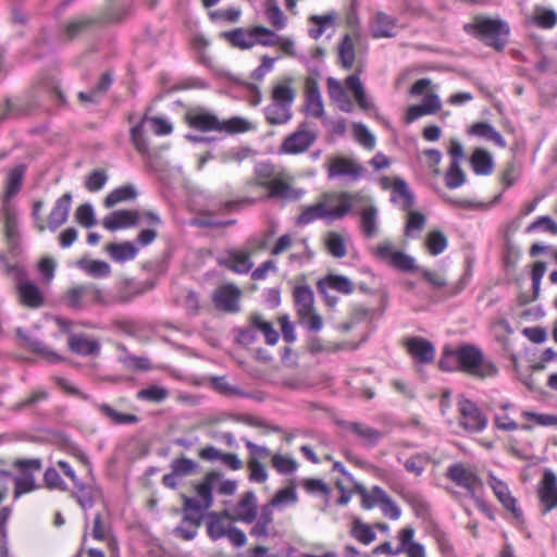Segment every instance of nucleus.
I'll list each match as a JSON object with an SVG mask.
<instances>
[{"label":"nucleus","mask_w":557,"mask_h":557,"mask_svg":"<svg viewBox=\"0 0 557 557\" xmlns=\"http://www.w3.org/2000/svg\"><path fill=\"white\" fill-rule=\"evenodd\" d=\"M222 478L219 471H209L205 478L196 485V493L199 497H189L182 495L183 499V518L181 524L174 530L173 534L184 541H191L197 535V529L201 525L202 513L212 507L214 497V484Z\"/></svg>","instance_id":"1"},{"label":"nucleus","mask_w":557,"mask_h":557,"mask_svg":"<svg viewBox=\"0 0 557 557\" xmlns=\"http://www.w3.org/2000/svg\"><path fill=\"white\" fill-rule=\"evenodd\" d=\"M463 30L497 52L505 50L510 35L506 21L484 15H476L471 23L465 24Z\"/></svg>","instance_id":"2"},{"label":"nucleus","mask_w":557,"mask_h":557,"mask_svg":"<svg viewBox=\"0 0 557 557\" xmlns=\"http://www.w3.org/2000/svg\"><path fill=\"white\" fill-rule=\"evenodd\" d=\"M459 368L471 376L484 380L496 376L498 369L496 364L484 358L482 350L474 344H463L457 347Z\"/></svg>","instance_id":"3"},{"label":"nucleus","mask_w":557,"mask_h":557,"mask_svg":"<svg viewBox=\"0 0 557 557\" xmlns=\"http://www.w3.org/2000/svg\"><path fill=\"white\" fill-rule=\"evenodd\" d=\"M17 270L16 293L21 306L27 309H39L46 305L44 290L34 282L28 281L27 272L24 269L12 267Z\"/></svg>","instance_id":"4"},{"label":"nucleus","mask_w":557,"mask_h":557,"mask_svg":"<svg viewBox=\"0 0 557 557\" xmlns=\"http://www.w3.org/2000/svg\"><path fill=\"white\" fill-rule=\"evenodd\" d=\"M13 466L20 470L21 476L15 478L14 497L17 498L22 494H26L38 488L34 472L39 471L42 467L40 458L16 459Z\"/></svg>","instance_id":"5"},{"label":"nucleus","mask_w":557,"mask_h":557,"mask_svg":"<svg viewBox=\"0 0 557 557\" xmlns=\"http://www.w3.org/2000/svg\"><path fill=\"white\" fill-rule=\"evenodd\" d=\"M460 420L459 425L470 433L482 432L488 422L486 414L471 399L461 398L458 401Z\"/></svg>","instance_id":"6"},{"label":"nucleus","mask_w":557,"mask_h":557,"mask_svg":"<svg viewBox=\"0 0 557 557\" xmlns=\"http://www.w3.org/2000/svg\"><path fill=\"white\" fill-rule=\"evenodd\" d=\"M537 496L543 515L557 509V475L553 470H544L543 478L537 485Z\"/></svg>","instance_id":"7"},{"label":"nucleus","mask_w":557,"mask_h":557,"mask_svg":"<svg viewBox=\"0 0 557 557\" xmlns=\"http://www.w3.org/2000/svg\"><path fill=\"white\" fill-rule=\"evenodd\" d=\"M306 125L305 123L301 125ZM301 126L284 138L278 152L284 154H300L307 151L317 140V135L312 131L302 129Z\"/></svg>","instance_id":"8"},{"label":"nucleus","mask_w":557,"mask_h":557,"mask_svg":"<svg viewBox=\"0 0 557 557\" xmlns=\"http://www.w3.org/2000/svg\"><path fill=\"white\" fill-rule=\"evenodd\" d=\"M488 485L493 490L496 498L502 504V506L506 510L510 511L515 519H517L520 522H523V510L518 506L517 498L511 495L508 484L503 480L498 479L493 473H491L488 475Z\"/></svg>","instance_id":"9"},{"label":"nucleus","mask_w":557,"mask_h":557,"mask_svg":"<svg viewBox=\"0 0 557 557\" xmlns=\"http://www.w3.org/2000/svg\"><path fill=\"white\" fill-rule=\"evenodd\" d=\"M240 289L233 284H225L216 288L212 300L216 309L236 313L240 310L239 307Z\"/></svg>","instance_id":"10"},{"label":"nucleus","mask_w":557,"mask_h":557,"mask_svg":"<svg viewBox=\"0 0 557 557\" xmlns=\"http://www.w3.org/2000/svg\"><path fill=\"white\" fill-rule=\"evenodd\" d=\"M140 214L137 210H115L110 212L102 220V225L110 232L129 228L136 226L139 222Z\"/></svg>","instance_id":"11"},{"label":"nucleus","mask_w":557,"mask_h":557,"mask_svg":"<svg viewBox=\"0 0 557 557\" xmlns=\"http://www.w3.org/2000/svg\"><path fill=\"white\" fill-rule=\"evenodd\" d=\"M446 478L463 487L472 497L475 495V483L479 478L475 473L468 470L461 462L453 463L448 467Z\"/></svg>","instance_id":"12"},{"label":"nucleus","mask_w":557,"mask_h":557,"mask_svg":"<svg viewBox=\"0 0 557 557\" xmlns=\"http://www.w3.org/2000/svg\"><path fill=\"white\" fill-rule=\"evenodd\" d=\"M420 273L425 282H428L433 289L442 290V298L447 299L457 296L465 288V283L460 280L454 285H448L446 280L436 272L429 269L420 270Z\"/></svg>","instance_id":"13"},{"label":"nucleus","mask_w":557,"mask_h":557,"mask_svg":"<svg viewBox=\"0 0 557 557\" xmlns=\"http://www.w3.org/2000/svg\"><path fill=\"white\" fill-rule=\"evenodd\" d=\"M364 169L361 164L355 163L354 161L338 157L327 168V177L330 180L334 177L348 176L352 181H357L363 174Z\"/></svg>","instance_id":"14"},{"label":"nucleus","mask_w":557,"mask_h":557,"mask_svg":"<svg viewBox=\"0 0 557 557\" xmlns=\"http://www.w3.org/2000/svg\"><path fill=\"white\" fill-rule=\"evenodd\" d=\"M442 102L436 94L424 96L420 104L408 107L406 112V123L410 124L423 115H432L441 110Z\"/></svg>","instance_id":"15"},{"label":"nucleus","mask_w":557,"mask_h":557,"mask_svg":"<svg viewBox=\"0 0 557 557\" xmlns=\"http://www.w3.org/2000/svg\"><path fill=\"white\" fill-rule=\"evenodd\" d=\"M187 125L199 132H221V121L219 117L207 111L187 112L185 114Z\"/></svg>","instance_id":"16"},{"label":"nucleus","mask_w":557,"mask_h":557,"mask_svg":"<svg viewBox=\"0 0 557 557\" xmlns=\"http://www.w3.org/2000/svg\"><path fill=\"white\" fill-rule=\"evenodd\" d=\"M114 82V77L111 71H106L100 76L99 82L92 87L89 91H79L77 94V98L82 102H89L92 104H99L101 102V98L108 94L112 84Z\"/></svg>","instance_id":"17"},{"label":"nucleus","mask_w":557,"mask_h":557,"mask_svg":"<svg viewBox=\"0 0 557 557\" xmlns=\"http://www.w3.org/2000/svg\"><path fill=\"white\" fill-rule=\"evenodd\" d=\"M72 205L71 193H65L59 197L50 211L48 218V227L50 231H55L62 224H64L69 218L70 209Z\"/></svg>","instance_id":"18"},{"label":"nucleus","mask_w":557,"mask_h":557,"mask_svg":"<svg viewBox=\"0 0 557 557\" xmlns=\"http://www.w3.org/2000/svg\"><path fill=\"white\" fill-rule=\"evenodd\" d=\"M294 300L299 322L304 323L307 315L313 310V290L309 285L296 286L294 289Z\"/></svg>","instance_id":"19"},{"label":"nucleus","mask_w":557,"mask_h":557,"mask_svg":"<svg viewBox=\"0 0 557 557\" xmlns=\"http://www.w3.org/2000/svg\"><path fill=\"white\" fill-rule=\"evenodd\" d=\"M339 424L360 437L363 441V445L370 448L376 446L383 438L381 431L360 422L342 421Z\"/></svg>","instance_id":"20"},{"label":"nucleus","mask_w":557,"mask_h":557,"mask_svg":"<svg viewBox=\"0 0 557 557\" xmlns=\"http://www.w3.org/2000/svg\"><path fill=\"white\" fill-rule=\"evenodd\" d=\"M408 352L420 363H430L435 356L434 345L422 337H412L407 342Z\"/></svg>","instance_id":"21"},{"label":"nucleus","mask_w":557,"mask_h":557,"mask_svg":"<svg viewBox=\"0 0 557 557\" xmlns=\"http://www.w3.org/2000/svg\"><path fill=\"white\" fill-rule=\"evenodd\" d=\"M237 520L252 523L258 516V502L253 491H247L236 505Z\"/></svg>","instance_id":"22"},{"label":"nucleus","mask_w":557,"mask_h":557,"mask_svg":"<svg viewBox=\"0 0 557 557\" xmlns=\"http://www.w3.org/2000/svg\"><path fill=\"white\" fill-rule=\"evenodd\" d=\"M67 344L71 351L79 356H97L101 349L98 341L89 339L84 334L70 333Z\"/></svg>","instance_id":"23"},{"label":"nucleus","mask_w":557,"mask_h":557,"mask_svg":"<svg viewBox=\"0 0 557 557\" xmlns=\"http://www.w3.org/2000/svg\"><path fill=\"white\" fill-rule=\"evenodd\" d=\"M306 110L315 117L324 114L323 101L319 85L315 79L308 78L306 83Z\"/></svg>","instance_id":"24"},{"label":"nucleus","mask_w":557,"mask_h":557,"mask_svg":"<svg viewBox=\"0 0 557 557\" xmlns=\"http://www.w3.org/2000/svg\"><path fill=\"white\" fill-rule=\"evenodd\" d=\"M331 288L338 293L349 295L354 290L352 282L344 275L329 274L320 278L317 283L319 294H325V289Z\"/></svg>","instance_id":"25"},{"label":"nucleus","mask_w":557,"mask_h":557,"mask_svg":"<svg viewBox=\"0 0 557 557\" xmlns=\"http://www.w3.org/2000/svg\"><path fill=\"white\" fill-rule=\"evenodd\" d=\"M219 264L238 274L248 273L253 265L248 253L236 250L228 251L226 258L219 260Z\"/></svg>","instance_id":"26"},{"label":"nucleus","mask_w":557,"mask_h":557,"mask_svg":"<svg viewBox=\"0 0 557 557\" xmlns=\"http://www.w3.org/2000/svg\"><path fill=\"white\" fill-rule=\"evenodd\" d=\"M26 169V164L18 163L8 172L5 190L3 194L4 201H9L20 193L23 186Z\"/></svg>","instance_id":"27"},{"label":"nucleus","mask_w":557,"mask_h":557,"mask_svg":"<svg viewBox=\"0 0 557 557\" xmlns=\"http://www.w3.org/2000/svg\"><path fill=\"white\" fill-rule=\"evenodd\" d=\"M33 109V104L28 101H22L20 99L13 101L11 98H5L4 107L0 114V123L4 120L27 116L32 114Z\"/></svg>","instance_id":"28"},{"label":"nucleus","mask_w":557,"mask_h":557,"mask_svg":"<svg viewBox=\"0 0 557 557\" xmlns=\"http://www.w3.org/2000/svg\"><path fill=\"white\" fill-rule=\"evenodd\" d=\"M401 198L400 208L409 211L414 206V195L410 191L408 184L400 177L395 178L391 194V201L397 203Z\"/></svg>","instance_id":"29"},{"label":"nucleus","mask_w":557,"mask_h":557,"mask_svg":"<svg viewBox=\"0 0 557 557\" xmlns=\"http://www.w3.org/2000/svg\"><path fill=\"white\" fill-rule=\"evenodd\" d=\"M470 164L472 168V171L476 175H488L492 173L494 168V161L492 154L483 149V148H476L471 157H470Z\"/></svg>","instance_id":"30"},{"label":"nucleus","mask_w":557,"mask_h":557,"mask_svg":"<svg viewBox=\"0 0 557 557\" xmlns=\"http://www.w3.org/2000/svg\"><path fill=\"white\" fill-rule=\"evenodd\" d=\"M106 250L112 260L121 263L134 259L138 252V248L132 242L109 244Z\"/></svg>","instance_id":"31"},{"label":"nucleus","mask_w":557,"mask_h":557,"mask_svg":"<svg viewBox=\"0 0 557 557\" xmlns=\"http://www.w3.org/2000/svg\"><path fill=\"white\" fill-rule=\"evenodd\" d=\"M263 112L265 120L270 125L285 124L293 116L292 108L275 102H271L270 104H268L263 109Z\"/></svg>","instance_id":"32"},{"label":"nucleus","mask_w":557,"mask_h":557,"mask_svg":"<svg viewBox=\"0 0 557 557\" xmlns=\"http://www.w3.org/2000/svg\"><path fill=\"white\" fill-rule=\"evenodd\" d=\"M327 88L330 98L338 103L342 111L349 113L352 110V102L342 84L334 77H329Z\"/></svg>","instance_id":"33"},{"label":"nucleus","mask_w":557,"mask_h":557,"mask_svg":"<svg viewBox=\"0 0 557 557\" xmlns=\"http://www.w3.org/2000/svg\"><path fill=\"white\" fill-rule=\"evenodd\" d=\"M469 134L492 140L500 148L506 147V140L503 135L487 122H476L472 124L469 129Z\"/></svg>","instance_id":"34"},{"label":"nucleus","mask_w":557,"mask_h":557,"mask_svg":"<svg viewBox=\"0 0 557 557\" xmlns=\"http://www.w3.org/2000/svg\"><path fill=\"white\" fill-rule=\"evenodd\" d=\"M397 20L384 12H377L375 15V26L372 28L374 38H391L394 36Z\"/></svg>","instance_id":"35"},{"label":"nucleus","mask_w":557,"mask_h":557,"mask_svg":"<svg viewBox=\"0 0 557 557\" xmlns=\"http://www.w3.org/2000/svg\"><path fill=\"white\" fill-rule=\"evenodd\" d=\"M293 78L288 77L284 83L275 85L272 89V102L292 108L296 92L292 87Z\"/></svg>","instance_id":"36"},{"label":"nucleus","mask_w":557,"mask_h":557,"mask_svg":"<svg viewBox=\"0 0 557 557\" xmlns=\"http://www.w3.org/2000/svg\"><path fill=\"white\" fill-rule=\"evenodd\" d=\"M301 195V190L293 188L288 183L282 180L273 181L269 185L270 198L298 200Z\"/></svg>","instance_id":"37"},{"label":"nucleus","mask_w":557,"mask_h":557,"mask_svg":"<svg viewBox=\"0 0 557 557\" xmlns=\"http://www.w3.org/2000/svg\"><path fill=\"white\" fill-rule=\"evenodd\" d=\"M531 23L542 29H550L557 25V12L545 7H535Z\"/></svg>","instance_id":"38"},{"label":"nucleus","mask_w":557,"mask_h":557,"mask_svg":"<svg viewBox=\"0 0 557 557\" xmlns=\"http://www.w3.org/2000/svg\"><path fill=\"white\" fill-rule=\"evenodd\" d=\"M136 197L137 191L133 185H123L110 191L106 196L103 205L106 208H112L119 202L131 201L134 200Z\"/></svg>","instance_id":"39"},{"label":"nucleus","mask_w":557,"mask_h":557,"mask_svg":"<svg viewBox=\"0 0 557 557\" xmlns=\"http://www.w3.org/2000/svg\"><path fill=\"white\" fill-rule=\"evenodd\" d=\"M98 410L113 424L123 425V424H135L139 421V417L133 413H123L115 410L109 404H100L98 405Z\"/></svg>","instance_id":"40"},{"label":"nucleus","mask_w":557,"mask_h":557,"mask_svg":"<svg viewBox=\"0 0 557 557\" xmlns=\"http://www.w3.org/2000/svg\"><path fill=\"white\" fill-rule=\"evenodd\" d=\"M250 35L252 36L253 46L273 47L281 40V37L274 30L261 25L250 28Z\"/></svg>","instance_id":"41"},{"label":"nucleus","mask_w":557,"mask_h":557,"mask_svg":"<svg viewBox=\"0 0 557 557\" xmlns=\"http://www.w3.org/2000/svg\"><path fill=\"white\" fill-rule=\"evenodd\" d=\"M222 36L228 40L233 47L239 48L242 50H247L253 47L250 29L246 30L242 27H238L233 30L223 33Z\"/></svg>","instance_id":"42"},{"label":"nucleus","mask_w":557,"mask_h":557,"mask_svg":"<svg viewBox=\"0 0 557 557\" xmlns=\"http://www.w3.org/2000/svg\"><path fill=\"white\" fill-rule=\"evenodd\" d=\"M264 14L276 30H281L286 26L287 18L276 0H265Z\"/></svg>","instance_id":"43"},{"label":"nucleus","mask_w":557,"mask_h":557,"mask_svg":"<svg viewBox=\"0 0 557 557\" xmlns=\"http://www.w3.org/2000/svg\"><path fill=\"white\" fill-rule=\"evenodd\" d=\"M425 247L431 256L441 255L448 245L446 235L438 230L431 231L425 237Z\"/></svg>","instance_id":"44"},{"label":"nucleus","mask_w":557,"mask_h":557,"mask_svg":"<svg viewBox=\"0 0 557 557\" xmlns=\"http://www.w3.org/2000/svg\"><path fill=\"white\" fill-rule=\"evenodd\" d=\"M338 199L341 202L336 207L331 208V209L325 207V212H326L325 220H329V221L339 220L351 212V210H352L351 195L349 193L344 191L339 195Z\"/></svg>","instance_id":"45"},{"label":"nucleus","mask_w":557,"mask_h":557,"mask_svg":"<svg viewBox=\"0 0 557 557\" xmlns=\"http://www.w3.org/2000/svg\"><path fill=\"white\" fill-rule=\"evenodd\" d=\"M73 484L75 491L73 492L72 496L76 499L82 509H90L95 505L91 487L79 480Z\"/></svg>","instance_id":"46"},{"label":"nucleus","mask_w":557,"mask_h":557,"mask_svg":"<svg viewBox=\"0 0 557 557\" xmlns=\"http://www.w3.org/2000/svg\"><path fill=\"white\" fill-rule=\"evenodd\" d=\"M396 270L404 273H416L420 272L422 268L416 264V260L410 255H407L403 251H396L393 255L392 264Z\"/></svg>","instance_id":"47"},{"label":"nucleus","mask_w":557,"mask_h":557,"mask_svg":"<svg viewBox=\"0 0 557 557\" xmlns=\"http://www.w3.org/2000/svg\"><path fill=\"white\" fill-rule=\"evenodd\" d=\"M251 324L262 332L268 345H275L280 339V334L274 330L271 322L263 321L259 314H252L250 317Z\"/></svg>","instance_id":"48"},{"label":"nucleus","mask_w":557,"mask_h":557,"mask_svg":"<svg viewBox=\"0 0 557 557\" xmlns=\"http://www.w3.org/2000/svg\"><path fill=\"white\" fill-rule=\"evenodd\" d=\"M375 490H383L379 485H374L369 492L362 484L355 483V491L361 497V507L366 510L374 508L377 504H381V496Z\"/></svg>","instance_id":"49"},{"label":"nucleus","mask_w":557,"mask_h":557,"mask_svg":"<svg viewBox=\"0 0 557 557\" xmlns=\"http://www.w3.org/2000/svg\"><path fill=\"white\" fill-rule=\"evenodd\" d=\"M430 462V456L426 453H417L407 458L404 468L407 472L413 473L416 476L422 475Z\"/></svg>","instance_id":"50"},{"label":"nucleus","mask_w":557,"mask_h":557,"mask_svg":"<svg viewBox=\"0 0 557 557\" xmlns=\"http://www.w3.org/2000/svg\"><path fill=\"white\" fill-rule=\"evenodd\" d=\"M325 203L318 202L312 206L305 208V210L298 215L297 224L307 225L319 219H325Z\"/></svg>","instance_id":"51"},{"label":"nucleus","mask_w":557,"mask_h":557,"mask_svg":"<svg viewBox=\"0 0 557 557\" xmlns=\"http://www.w3.org/2000/svg\"><path fill=\"white\" fill-rule=\"evenodd\" d=\"M77 264L94 277L102 278L111 273L110 264L102 260H92L87 263L85 259H81Z\"/></svg>","instance_id":"52"},{"label":"nucleus","mask_w":557,"mask_h":557,"mask_svg":"<svg viewBox=\"0 0 557 557\" xmlns=\"http://www.w3.org/2000/svg\"><path fill=\"white\" fill-rule=\"evenodd\" d=\"M445 185L449 189H455L460 187L466 183V174L460 168V164L455 162H450L445 176H444Z\"/></svg>","instance_id":"53"},{"label":"nucleus","mask_w":557,"mask_h":557,"mask_svg":"<svg viewBox=\"0 0 557 557\" xmlns=\"http://www.w3.org/2000/svg\"><path fill=\"white\" fill-rule=\"evenodd\" d=\"M356 53L352 40L348 34L344 36L339 45V60L344 69H351L355 62Z\"/></svg>","instance_id":"54"},{"label":"nucleus","mask_w":557,"mask_h":557,"mask_svg":"<svg viewBox=\"0 0 557 557\" xmlns=\"http://www.w3.org/2000/svg\"><path fill=\"white\" fill-rule=\"evenodd\" d=\"M131 143L137 152L145 154L149 151V146L145 138V122L141 120L129 131Z\"/></svg>","instance_id":"55"},{"label":"nucleus","mask_w":557,"mask_h":557,"mask_svg":"<svg viewBox=\"0 0 557 557\" xmlns=\"http://www.w3.org/2000/svg\"><path fill=\"white\" fill-rule=\"evenodd\" d=\"M169 396V389L159 385H150L137 393V398L152 403H162Z\"/></svg>","instance_id":"56"},{"label":"nucleus","mask_w":557,"mask_h":557,"mask_svg":"<svg viewBox=\"0 0 557 557\" xmlns=\"http://www.w3.org/2000/svg\"><path fill=\"white\" fill-rule=\"evenodd\" d=\"M218 516L213 511H209L206 515L207 518V534L212 541H218L226 535L227 528L223 524V521L216 519Z\"/></svg>","instance_id":"57"},{"label":"nucleus","mask_w":557,"mask_h":557,"mask_svg":"<svg viewBox=\"0 0 557 557\" xmlns=\"http://www.w3.org/2000/svg\"><path fill=\"white\" fill-rule=\"evenodd\" d=\"M28 349L32 352L42 356L50 363H59L63 360V357L49 348L42 341L36 337L29 345Z\"/></svg>","instance_id":"58"},{"label":"nucleus","mask_w":557,"mask_h":557,"mask_svg":"<svg viewBox=\"0 0 557 557\" xmlns=\"http://www.w3.org/2000/svg\"><path fill=\"white\" fill-rule=\"evenodd\" d=\"M28 349L32 352L42 356L50 363H59L63 360V357L49 348L42 341L36 337L29 345Z\"/></svg>","instance_id":"59"},{"label":"nucleus","mask_w":557,"mask_h":557,"mask_svg":"<svg viewBox=\"0 0 557 557\" xmlns=\"http://www.w3.org/2000/svg\"><path fill=\"white\" fill-rule=\"evenodd\" d=\"M336 14L334 12L324 15H312L310 21L318 25L317 28L309 29V36L312 39H319L325 29L333 25Z\"/></svg>","instance_id":"60"},{"label":"nucleus","mask_w":557,"mask_h":557,"mask_svg":"<svg viewBox=\"0 0 557 557\" xmlns=\"http://www.w3.org/2000/svg\"><path fill=\"white\" fill-rule=\"evenodd\" d=\"M199 468V465L185 456L175 458L171 462V469L177 476H185L194 473Z\"/></svg>","instance_id":"61"},{"label":"nucleus","mask_w":557,"mask_h":557,"mask_svg":"<svg viewBox=\"0 0 557 557\" xmlns=\"http://www.w3.org/2000/svg\"><path fill=\"white\" fill-rule=\"evenodd\" d=\"M425 225V215L419 211H410L405 226V235L416 237Z\"/></svg>","instance_id":"62"},{"label":"nucleus","mask_w":557,"mask_h":557,"mask_svg":"<svg viewBox=\"0 0 557 557\" xmlns=\"http://www.w3.org/2000/svg\"><path fill=\"white\" fill-rule=\"evenodd\" d=\"M86 299V285H78L67 290L65 302L73 310H82L85 307L83 299Z\"/></svg>","instance_id":"63"},{"label":"nucleus","mask_w":557,"mask_h":557,"mask_svg":"<svg viewBox=\"0 0 557 557\" xmlns=\"http://www.w3.org/2000/svg\"><path fill=\"white\" fill-rule=\"evenodd\" d=\"M351 535L359 541L360 543L364 545H369L376 539L375 532L372 530V528L363 523L361 521H356L352 529H351Z\"/></svg>","instance_id":"64"}]
</instances>
